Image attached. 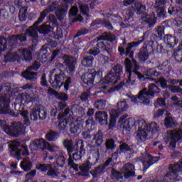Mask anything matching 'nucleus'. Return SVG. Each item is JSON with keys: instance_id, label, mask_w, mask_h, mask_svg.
Here are the masks:
<instances>
[{"instance_id": "1", "label": "nucleus", "mask_w": 182, "mask_h": 182, "mask_svg": "<svg viewBox=\"0 0 182 182\" xmlns=\"http://www.w3.org/2000/svg\"><path fill=\"white\" fill-rule=\"evenodd\" d=\"M58 3H53L50 6H49L47 9L41 12L38 20L33 24V26L30 27L26 31V35H28V36L33 38V42L34 45H36V43H38V32L46 35V33H49V32H52V31H53V28L48 25H43L40 27L39 29H38V25L43 21V19H45L46 15H48L49 12H53V11H55V14L57 15V16H58V19L60 20L65 18V16L66 15V11H65V9H60L58 8Z\"/></svg>"}, {"instance_id": "2", "label": "nucleus", "mask_w": 182, "mask_h": 182, "mask_svg": "<svg viewBox=\"0 0 182 182\" xmlns=\"http://www.w3.org/2000/svg\"><path fill=\"white\" fill-rule=\"evenodd\" d=\"M125 69L126 73H128V78L126 80V82H121L119 85L115 87L114 89H111L108 92H113L114 90H119L126 85L127 86H133L134 85V80H132V73H135L139 80H144L146 78L144 75H141L140 73L136 71L137 70V64L136 60H130L129 58L125 59Z\"/></svg>"}, {"instance_id": "3", "label": "nucleus", "mask_w": 182, "mask_h": 182, "mask_svg": "<svg viewBox=\"0 0 182 182\" xmlns=\"http://www.w3.org/2000/svg\"><path fill=\"white\" fill-rule=\"evenodd\" d=\"M122 73L123 67H122V65H114L112 68V70L110 73H109L107 75L105 76V79L99 82L98 85L100 86V89H101V90L95 92V96H97L98 97H102V96L103 95H100L102 92V93H106L105 90L107 89V85H109V83L116 85V77H119V76H120V75H122Z\"/></svg>"}, {"instance_id": "4", "label": "nucleus", "mask_w": 182, "mask_h": 182, "mask_svg": "<svg viewBox=\"0 0 182 182\" xmlns=\"http://www.w3.org/2000/svg\"><path fill=\"white\" fill-rule=\"evenodd\" d=\"M0 129H3L9 136H13V137H16L20 134L25 133V126L21 122H15L11 124V127H9L6 124V121L0 119Z\"/></svg>"}, {"instance_id": "5", "label": "nucleus", "mask_w": 182, "mask_h": 182, "mask_svg": "<svg viewBox=\"0 0 182 182\" xmlns=\"http://www.w3.org/2000/svg\"><path fill=\"white\" fill-rule=\"evenodd\" d=\"M65 157L63 155L60 154L56 159V164L54 165V167L51 164H41L37 167L38 170H41L43 173H46L48 171V176L51 177H56L59 174V171H57L58 167H63L65 166Z\"/></svg>"}, {"instance_id": "6", "label": "nucleus", "mask_w": 182, "mask_h": 182, "mask_svg": "<svg viewBox=\"0 0 182 182\" xmlns=\"http://www.w3.org/2000/svg\"><path fill=\"white\" fill-rule=\"evenodd\" d=\"M32 60V53L29 49L18 50L16 53H9L5 56V62H30Z\"/></svg>"}, {"instance_id": "7", "label": "nucleus", "mask_w": 182, "mask_h": 182, "mask_svg": "<svg viewBox=\"0 0 182 182\" xmlns=\"http://www.w3.org/2000/svg\"><path fill=\"white\" fill-rule=\"evenodd\" d=\"M85 145H83V141L82 139H76L75 144L74 145V151L77 150L80 148V151L75 154H73V156L70 153H68L69 159H68V165L70 168H74V170L77 171V164L73 163V161H77V160H80L82 159V156L85 154V149H83Z\"/></svg>"}, {"instance_id": "8", "label": "nucleus", "mask_w": 182, "mask_h": 182, "mask_svg": "<svg viewBox=\"0 0 182 182\" xmlns=\"http://www.w3.org/2000/svg\"><path fill=\"white\" fill-rule=\"evenodd\" d=\"M156 93H160V89L157 87L156 84H150L148 90L147 89H144L142 91L139 92V99H140L144 105H149V103H150V99L154 97Z\"/></svg>"}, {"instance_id": "9", "label": "nucleus", "mask_w": 182, "mask_h": 182, "mask_svg": "<svg viewBox=\"0 0 182 182\" xmlns=\"http://www.w3.org/2000/svg\"><path fill=\"white\" fill-rule=\"evenodd\" d=\"M31 150H38L41 149V150H49L51 152L59 153L60 148L58 145H50L49 142L46 140L41 139L33 141L30 144Z\"/></svg>"}, {"instance_id": "10", "label": "nucleus", "mask_w": 182, "mask_h": 182, "mask_svg": "<svg viewBox=\"0 0 182 182\" xmlns=\"http://www.w3.org/2000/svg\"><path fill=\"white\" fill-rule=\"evenodd\" d=\"M18 41H20V42H25V41H26V35L21 34L20 36H12L7 40L4 37L0 38V53L6 50L8 48V43L9 46H12V45H16Z\"/></svg>"}, {"instance_id": "11", "label": "nucleus", "mask_w": 182, "mask_h": 182, "mask_svg": "<svg viewBox=\"0 0 182 182\" xmlns=\"http://www.w3.org/2000/svg\"><path fill=\"white\" fill-rule=\"evenodd\" d=\"M19 146H21V142H19L18 140L11 141L9 144L10 151H15V155L17 160H21V155L28 156V154H29V151L28 150V146L26 145H23L21 149H18Z\"/></svg>"}, {"instance_id": "12", "label": "nucleus", "mask_w": 182, "mask_h": 182, "mask_svg": "<svg viewBox=\"0 0 182 182\" xmlns=\"http://www.w3.org/2000/svg\"><path fill=\"white\" fill-rule=\"evenodd\" d=\"M136 122L133 118L127 119L126 116H122L119 118L118 121L117 128L122 129L123 132L129 134L132 127L135 124Z\"/></svg>"}, {"instance_id": "13", "label": "nucleus", "mask_w": 182, "mask_h": 182, "mask_svg": "<svg viewBox=\"0 0 182 182\" xmlns=\"http://www.w3.org/2000/svg\"><path fill=\"white\" fill-rule=\"evenodd\" d=\"M68 123L70 126V132L73 134H79L83 129V122L80 121V118L77 117H70L68 118Z\"/></svg>"}, {"instance_id": "14", "label": "nucleus", "mask_w": 182, "mask_h": 182, "mask_svg": "<svg viewBox=\"0 0 182 182\" xmlns=\"http://www.w3.org/2000/svg\"><path fill=\"white\" fill-rule=\"evenodd\" d=\"M138 131L136 132V139L141 141V140H146L149 136V125L144 119H141L138 122Z\"/></svg>"}, {"instance_id": "15", "label": "nucleus", "mask_w": 182, "mask_h": 182, "mask_svg": "<svg viewBox=\"0 0 182 182\" xmlns=\"http://www.w3.org/2000/svg\"><path fill=\"white\" fill-rule=\"evenodd\" d=\"M103 76V73L101 71H97L95 70H91L90 73H85L82 77V81L85 85H93L95 79H100Z\"/></svg>"}, {"instance_id": "16", "label": "nucleus", "mask_w": 182, "mask_h": 182, "mask_svg": "<svg viewBox=\"0 0 182 182\" xmlns=\"http://www.w3.org/2000/svg\"><path fill=\"white\" fill-rule=\"evenodd\" d=\"M168 139L170 140V149H176V144L182 139V129L169 130L167 132Z\"/></svg>"}, {"instance_id": "17", "label": "nucleus", "mask_w": 182, "mask_h": 182, "mask_svg": "<svg viewBox=\"0 0 182 182\" xmlns=\"http://www.w3.org/2000/svg\"><path fill=\"white\" fill-rule=\"evenodd\" d=\"M53 78L50 79V83L54 89H60L63 85V80H65V73L63 71H59L55 73Z\"/></svg>"}, {"instance_id": "18", "label": "nucleus", "mask_w": 182, "mask_h": 182, "mask_svg": "<svg viewBox=\"0 0 182 182\" xmlns=\"http://www.w3.org/2000/svg\"><path fill=\"white\" fill-rule=\"evenodd\" d=\"M133 2H134V4L132 11H134V12H136L138 15L143 14L146 11V6L141 4L140 1L136 0H124L123 5L124 6H128V5H131Z\"/></svg>"}, {"instance_id": "19", "label": "nucleus", "mask_w": 182, "mask_h": 182, "mask_svg": "<svg viewBox=\"0 0 182 182\" xmlns=\"http://www.w3.org/2000/svg\"><path fill=\"white\" fill-rule=\"evenodd\" d=\"M39 68H41V63H39L38 61H36L32 66H31L24 73H23L22 77H25V79H27L28 80H35L38 74L36 73H33L31 70H38Z\"/></svg>"}, {"instance_id": "20", "label": "nucleus", "mask_w": 182, "mask_h": 182, "mask_svg": "<svg viewBox=\"0 0 182 182\" xmlns=\"http://www.w3.org/2000/svg\"><path fill=\"white\" fill-rule=\"evenodd\" d=\"M30 117L32 120H38V119H43L46 118V112L45 109H41L39 106H37L31 109Z\"/></svg>"}, {"instance_id": "21", "label": "nucleus", "mask_w": 182, "mask_h": 182, "mask_svg": "<svg viewBox=\"0 0 182 182\" xmlns=\"http://www.w3.org/2000/svg\"><path fill=\"white\" fill-rule=\"evenodd\" d=\"M11 112L9 109V97L6 94L4 97H0V113L6 114Z\"/></svg>"}, {"instance_id": "22", "label": "nucleus", "mask_w": 182, "mask_h": 182, "mask_svg": "<svg viewBox=\"0 0 182 182\" xmlns=\"http://www.w3.org/2000/svg\"><path fill=\"white\" fill-rule=\"evenodd\" d=\"M121 173L125 178L134 176V165L131 164H124L121 168Z\"/></svg>"}, {"instance_id": "23", "label": "nucleus", "mask_w": 182, "mask_h": 182, "mask_svg": "<svg viewBox=\"0 0 182 182\" xmlns=\"http://www.w3.org/2000/svg\"><path fill=\"white\" fill-rule=\"evenodd\" d=\"M64 63L68 66L70 73L75 72V66L76 65V58H72L69 55L64 56Z\"/></svg>"}, {"instance_id": "24", "label": "nucleus", "mask_w": 182, "mask_h": 182, "mask_svg": "<svg viewBox=\"0 0 182 182\" xmlns=\"http://www.w3.org/2000/svg\"><path fill=\"white\" fill-rule=\"evenodd\" d=\"M112 158H109L107 161L105 163L104 165H100L97 168H95L94 171H91V174L93 177H99L102 173H103V171L107 166L110 165V163H112Z\"/></svg>"}, {"instance_id": "25", "label": "nucleus", "mask_w": 182, "mask_h": 182, "mask_svg": "<svg viewBox=\"0 0 182 182\" xmlns=\"http://www.w3.org/2000/svg\"><path fill=\"white\" fill-rule=\"evenodd\" d=\"M16 107H19L18 111H20L21 114L24 120V124H26V126H29V124H31V121L28 118L29 112H28L26 110H23V104L16 105Z\"/></svg>"}, {"instance_id": "26", "label": "nucleus", "mask_w": 182, "mask_h": 182, "mask_svg": "<svg viewBox=\"0 0 182 182\" xmlns=\"http://www.w3.org/2000/svg\"><path fill=\"white\" fill-rule=\"evenodd\" d=\"M48 93L49 95H51L52 96H55V97H56V99H58L59 100H62L63 102H66V100H68V99H69V97L65 93L58 92L53 90L52 88L48 89Z\"/></svg>"}, {"instance_id": "27", "label": "nucleus", "mask_w": 182, "mask_h": 182, "mask_svg": "<svg viewBox=\"0 0 182 182\" xmlns=\"http://www.w3.org/2000/svg\"><path fill=\"white\" fill-rule=\"evenodd\" d=\"M96 119L99 122L101 126H106L108 124L107 113L103 112H98L95 114Z\"/></svg>"}, {"instance_id": "28", "label": "nucleus", "mask_w": 182, "mask_h": 182, "mask_svg": "<svg viewBox=\"0 0 182 182\" xmlns=\"http://www.w3.org/2000/svg\"><path fill=\"white\" fill-rule=\"evenodd\" d=\"M143 42L142 41H139L137 42H132V43H129L127 45V47L126 48V55L127 56H128L129 58H130L131 59H133V55H134V53L132 50V48L136 47V46H139V45H140V43Z\"/></svg>"}, {"instance_id": "29", "label": "nucleus", "mask_w": 182, "mask_h": 182, "mask_svg": "<svg viewBox=\"0 0 182 182\" xmlns=\"http://www.w3.org/2000/svg\"><path fill=\"white\" fill-rule=\"evenodd\" d=\"M92 143L93 146H102L103 144V134L102 133V131H98V132L94 135Z\"/></svg>"}, {"instance_id": "30", "label": "nucleus", "mask_w": 182, "mask_h": 182, "mask_svg": "<svg viewBox=\"0 0 182 182\" xmlns=\"http://www.w3.org/2000/svg\"><path fill=\"white\" fill-rule=\"evenodd\" d=\"M145 159L146 161L143 162L144 171H146V170H147L148 168L150 167V166H151V164H154V163H156V161H157L158 160L157 157L153 158V156L150 155H147Z\"/></svg>"}, {"instance_id": "31", "label": "nucleus", "mask_w": 182, "mask_h": 182, "mask_svg": "<svg viewBox=\"0 0 182 182\" xmlns=\"http://www.w3.org/2000/svg\"><path fill=\"white\" fill-rule=\"evenodd\" d=\"M66 107V104L63 102H56L54 104V107H53L50 110L51 116H56L58 112H60L63 110Z\"/></svg>"}, {"instance_id": "32", "label": "nucleus", "mask_w": 182, "mask_h": 182, "mask_svg": "<svg viewBox=\"0 0 182 182\" xmlns=\"http://www.w3.org/2000/svg\"><path fill=\"white\" fill-rule=\"evenodd\" d=\"M95 124V121L93 119H89L87 120L85 122V127L87 129V132H82V137L84 139H90L92 137V135H90V127Z\"/></svg>"}, {"instance_id": "33", "label": "nucleus", "mask_w": 182, "mask_h": 182, "mask_svg": "<svg viewBox=\"0 0 182 182\" xmlns=\"http://www.w3.org/2000/svg\"><path fill=\"white\" fill-rule=\"evenodd\" d=\"M20 166L24 171H29L32 168V162L29 158H23Z\"/></svg>"}, {"instance_id": "34", "label": "nucleus", "mask_w": 182, "mask_h": 182, "mask_svg": "<svg viewBox=\"0 0 182 182\" xmlns=\"http://www.w3.org/2000/svg\"><path fill=\"white\" fill-rule=\"evenodd\" d=\"M110 114V122H109V129H114L116 127V118L119 116V112L116 109H112L109 112Z\"/></svg>"}, {"instance_id": "35", "label": "nucleus", "mask_w": 182, "mask_h": 182, "mask_svg": "<svg viewBox=\"0 0 182 182\" xmlns=\"http://www.w3.org/2000/svg\"><path fill=\"white\" fill-rule=\"evenodd\" d=\"M38 96L35 97H32V95H29L28 94H19L17 99L21 100V102H26V103H29L31 102H35Z\"/></svg>"}, {"instance_id": "36", "label": "nucleus", "mask_w": 182, "mask_h": 182, "mask_svg": "<svg viewBox=\"0 0 182 182\" xmlns=\"http://www.w3.org/2000/svg\"><path fill=\"white\" fill-rule=\"evenodd\" d=\"M165 42L170 48H174L178 43V40L176 37L171 36V35H167L165 37Z\"/></svg>"}, {"instance_id": "37", "label": "nucleus", "mask_w": 182, "mask_h": 182, "mask_svg": "<svg viewBox=\"0 0 182 182\" xmlns=\"http://www.w3.org/2000/svg\"><path fill=\"white\" fill-rule=\"evenodd\" d=\"M129 109V105H127V102L126 100H121L117 103V112L118 114L119 113H121V112H126Z\"/></svg>"}, {"instance_id": "38", "label": "nucleus", "mask_w": 182, "mask_h": 182, "mask_svg": "<svg viewBox=\"0 0 182 182\" xmlns=\"http://www.w3.org/2000/svg\"><path fill=\"white\" fill-rule=\"evenodd\" d=\"M97 41H109V42H113L114 41H116V36L110 33H105L100 36Z\"/></svg>"}, {"instance_id": "39", "label": "nucleus", "mask_w": 182, "mask_h": 182, "mask_svg": "<svg viewBox=\"0 0 182 182\" xmlns=\"http://www.w3.org/2000/svg\"><path fill=\"white\" fill-rule=\"evenodd\" d=\"M141 21L144 22V23H149V26H151L156 22V16L154 14L146 15L141 18Z\"/></svg>"}, {"instance_id": "40", "label": "nucleus", "mask_w": 182, "mask_h": 182, "mask_svg": "<svg viewBox=\"0 0 182 182\" xmlns=\"http://www.w3.org/2000/svg\"><path fill=\"white\" fill-rule=\"evenodd\" d=\"M46 138L48 141H56L59 138V134L53 131H50L46 135Z\"/></svg>"}, {"instance_id": "41", "label": "nucleus", "mask_w": 182, "mask_h": 182, "mask_svg": "<svg viewBox=\"0 0 182 182\" xmlns=\"http://www.w3.org/2000/svg\"><path fill=\"white\" fill-rule=\"evenodd\" d=\"M139 58L142 60V62H145L149 59V53H147V48H142L140 53L138 54Z\"/></svg>"}, {"instance_id": "42", "label": "nucleus", "mask_w": 182, "mask_h": 182, "mask_svg": "<svg viewBox=\"0 0 182 182\" xmlns=\"http://www.w3.org/2000/svg\"><path fill=\"white\" fill-rule=\"evenodd\" d=\"M65 147H66L68 153H72L75 150V146H73V142L71 140H65L63 142Z\"/></svg>"}, {"instance_id": "43", "label": "nucleus", "mask_w": 182, "mask_h": 182, "mask_svg": "<svg viewBox=\"0 0 182 182\" xmlns=\"http://www.w3.org/2000/svg\"><path fill=\"white\" fill-rule=\"evenodd\" d=\"M164 124L168 129L170 127H174V126L176 124V119L169 117L165 119Z\"/></svg>"}, {"instance_id": "44", "label": "nucleus", "mask_w": 182, "mask_h": 182, "mask_svg": "<svg viewBox=\"0 0 182 182\" xmlns=\"http://www.w3.org/2000/svg\"><path fill=\"white\" fill-rule=\"evenodd\" d=\"M93 164L90 161H87L86 163L83 164L80 167V170L82 173H87L90 168H92Z\"/></svg>"}, {"instance_id": "45", "label": "nucleus", "mask_w": 182, "mask_h": 182, "mask_svg": "<svg viewBox=\"0 0 182 182\" xmlns=\"http://www.w3.org/2000/svg\"><path fill=\"white\" fill-rule=\"evenodd\" d=\"M28 9L26 7H23L20 9L18 18L20 21H23L26 19L28 16Z\"/></svg>"}, {"instance_id": "46", "label": "nucleus", "mask_w": 182, "mask_h": 182, "mask_svg": "<svg viewBox=\"0 0 182 182\" xmlns=\"http://www.w3.org/2000/svg\"><path fill=\"white\" fill-rule=\"evenodd\" d=\"M95 107L98 109L99 110H102V109H105L106 107V100H99L95 102L94 104Z\"/></svg>"}, {"instance_id": "47", "label": "nucleus", "mask_w": 182, "mask_h": 182, "mask_svg": "<svg viewBox=\"0 0 182 182\" xmlns=\"http://www.w3.org/2000/svg\"><path fill=\"white\" fill-rule=\"evenodd\" d=\"M158 69L159 70H164L166 73H170L171 72V67L168 65V62H165L161 65H159Z\"/></svg>"}, {"instance_id": "48", "label": "nucleus", "mask_w": 182, "mask_h": 182, "mask_svg": "<svg viewBox=\"0 0 182 182\" xmlns=\"http://www.w3.org/2000/svg\"><path fill=\"white\" fill-rule=\"evenodd\" d=\"M149 132L151 133H156V132H159L160 127L156 122H152L150 124H147Z\"/></svg>"}, {"instance_id": "49", "label": "nucleus", "mask_w": 182, "mask_h": 182, "mask_svg": "<svg viewBox=\"0 0 182 182\" xmlns=\"http://www.w3.org/2000/svg\"><path fill=\"white\" fill-rule=\"evenodd\" d=\"M82 65L83 66H86L87 68H89L90 66H92L93 65V58L92 57H85L82 60Z\"/></svg>"}, {"instance_id": "50", "label": "nucleus", "mask_w": 182, "mask_h": 182, "mask_svg": "<svg viewBox=\"0 0 182 182\" xmlns=\"http://www.w3.org/2000/svg\"><path fill=\"white\" fill-rule=\"evenodd\" d=\"M164 113L166 116H170V113H168V112H167V110H166V109H159V110H157V111L154 112V117L155 119H157L159 117H161V116H163V114H164Z\"/></svg>"}, {"instance_id": "51", "label": "nucleus", "mask_w": 182, "mask_h": 182, "mask_svg": "<svg viewBox=\"0 0 182 182\" xmlns=\"http://www.w3.org/2000/svg\"><path fill=\"white\" fill-rule=\"evenodd\" d=\"M111 174L114 180H119V178H123L124 176L123 173H122V170H120V171H117L114 169H112Z\"/></svg>"}, {"instance_id": "52", "label": "nucleus", "mask_w": 182, "mask_h": 182, "mask_svg": "<svg viewBox=\"0 0 182 182\" xmlns=\"http://www.w3.org/2000/svg\"><path fill=\"white\" fill-rule=\"evenodd\" d=\"M68 123H69V119H65L59 123L58 128L61 132H66L68 130Z\"/></svg>"}, {"instance_id": "53", "label": "nucleus", "mask_w": 182, "mask_h": 182, "mask_svg": "<svg viewBox=\"0 0 182 182\" xmlns=\"http://www.w3.org/2000/svg\"><path fill=\"white\" fill-rule=\"evenodd\" d=\"M144 75L148 77L159 76V73H157L154 69H148L144 71Z\"/></svg>"}, {"instance_id": "54", "label": "nucleus", "mask_w": 182, "mask_h": 182, "mask_svg": "<svg viewBox=\"0 0 182 182\" xmlns=\"http://www.w3.org/2000/svg\"><path fill=\"white\" fill-rule=\"evenodd\" d=\"M80 9L82 14V15H85V16L89 17V6L87 5H80Z\"/></svg>"}, {"instance_id": "55", "label": "nucleus", "mask_w": 182, "mask_h": 182, "mask_svg": "<svg viewBox=\"0 0 182 182\" xmlns=\"http://www.w3.org/2000/svg\"><path fill=\"white\" fill-rule=\"evenodd\" d=\"M169 90H171L173 93H181L182 94V89L180 88L178 86L176 85H169L168 86Z\"/></svg>"}, {"instance_id": "56", "label": "nucleus", "mask_w": 182, "mask_h": 182, "mask_svg": "<svg viewBox=\"0 0 182 182\" xmlns=\"http://www.w3.org/2000/svg\"><path fill=\"white\" fill-rule=\"evenodd\" d=\"M119 149L121 153H127V151H130V146L128 144H122L119 146Z\"/></svg>"}, {"instance_id": "57", "label": "nucleus", "mask_w": 182, "mask_h": 182, "mask_svg": "<svg viewBox=\"0 0 182 182\" xmlns=\"http://www.w3.org/2000/svg\"><path fill=\"white\" fill-rule=\"evenodd\" d=\"M107 149H109L110 150L114 149V141L112 139H109L106 142Z\"/></svg>"}, {"instance_id": "58", "label": "nucleus", "mask_w": 182, "mask_h": 182, "mask_svg": "<svg viewBox=\"0 0 182 182\" xmlns=\"http://www.w3.org/2000/svg\"><path fill=\"white\" fill-rule=\"evenodd\" d=\"M89 97H90V91L89 90L83 92L80 96L81 100H87Z\"/></svg>"}, {"instance_id": "59", "label": "nucleus", "mask_w": 182, "mask_h": 182, "mask_svg": "<svg viewBox=\"0 0 182 182\" xmlns=\"http://www.w3.org/2000/svg\"><path fill=\"white\" fill-rule=\"evenodd\" d=\"M159 82L162 89H166V87H167V80L164 79V77L159 78Z\"/></svg>"}, {"instance_id": "60", "label": "nucleus", "mask_w": 182, "mask_h": 182, "mask_svg": "<svg viewBox=\"0 0 182 182\" xmlns=\"http://www.w3.org/2000/svg\"><path fill=\"white\" fill-rule=\"evenodd\" d=\"M89 53L90 55H92L93 56H97V55H99V53H100V50L97 48H95L90 50Z\"/></svg>"}, {"instance_id": "61", "label": "nucleus", "mask_w": 182, "mask_h": 182, "mask_svg": "<svg viewBox=\"0 0 182 182\" xmlns=\"http://www.w3.org/2000/svg\"><path fill=\"white\" fill-rule=\"evenodd\" d=\"M166 105V101L163 98H158L155 102V106H164Z\"/></svg>"}, {"instance_id": "62", "label": "nucleus", "mask_w": 182, "mask_h": 182, "mask_svg": "<svg viewBox=\"0 0 182 182\" xmlns=\"http://www.w3.org/2000/svg\"><path fill=\"white\" fill-rule=\"evenodd\" d=\"M36 175V171L33 170L31 171L30 173H27L26 178H27V180H31V178H33V177H35Z\"/></svg>"}, {"instance_id": "63", "label": "nucleus", "mask_w": 182, "mask_h": 182, "mask_svg": "<svg viewBox=\"0 0 182 182\" xmlns=\"http://www.w3.org/2000/svg\"><path fill=\"white\" fill-rule=\"evenodd\" d=\"M72 83V78L68 77L65 82L64 88L65 90H69V85Z\"/></svg>"}, {"instance_id": "64", "label": "nucleus", "mask_w": 182, "mask_h": 182, "mask_svg": "<svg viewBox=\"0 0 182 182\" xmlns=\"http://www.w3.org/2000/svg\"><path fill=\"white\" fill-rule=\"evenodd\" d=\"M57 33L55 34V38H57V39H59L60 38H62L63 36V34L62 33V28L57 27Z\"/></svg>"}]
</instances>
